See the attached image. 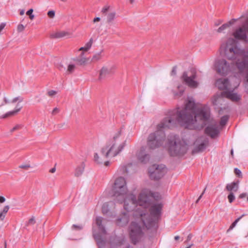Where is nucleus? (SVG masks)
<instances>
[{"instance_id": "57", "label": "nucleus", "mask_w": 248, "mask_h": 248, "mask_svg": "<svg viewBox=\"0 0 248 248\" xmlns=\"http://www.w3.org/2000/svg\"><path fill=\"white\" fill-rule=\"evenodd\" d=\"M55 171H56L55 167H53L49 170V172L51 173H54L55 172Z\"/></svg>"}, {"instance_id": "16", "label": "nucleus", "mask_w": 248, "mask_h": 248, "mask_svg": "<svg viewBox=\"0 0 248 248\" xmlns=\"http://www.w3.org/2000/svg\"><path fill=\"white\" fill-rule=\"evenodd\" d=\"M145 150L146 147L143 146L140 148L137 155L138 160L143 163H147L150 159V155L146 153Z\"/></svg>"}, {"instance_id": "52", "label": "nucleus", "mask_w": 248, "mask_h": 248, "mask_svg": "<svg viewBox=\"0 0 248 248\" xmlns=\"http://www.w3.org/2000/svg\"><path fill=\"white\" fill-rule=\"evenodd\" d=\"M3 100L4 102V104H7L11 103V101L10 102L6 97H4Z\"/></svg>"}, {"instance_id": "8", "label": "nucleus", "mask_w": 248, "mask_h": 248, "mask_svg": "<svg viewBox=\"0 0 248 248\" xmlns=\"http://www.w3.org/2000/svg\"><path fill=\"white\" fill-rule=\"evenodd\" d=\"M103 218L98 217L96 218V224L98 227L100 232L97 234H93L94 239L99 248H104L106 244V240L104 238V235L107 234L106 231L104 226L102 225Z\"/></svg>"}, {"instance_id": "6", "label": "nucleus", "mask_w": 248, "mask_h": 248, "mask_svg": "<svg viewBox=\"0 0 248 248\" xmlns=\"http://www.w3.org/2000/svg\"><path fill=\"white\" fill-rule=\"evenodd\" d=\"M168 147L171 156L183 155L186 151V146L181 142L178 136H171L168 139Z\"/></svg>"}, {"instance_id": "55", "label": "nucleus", "mask_w": 248, "mask_h": 248, "mask_svg": "<svg viewBox=\"0 0 248 248\" xmlns=\"http://www.w3.org/2000/svg\"><path fill=\"white\" fill-rule=\"evenodd\" d=\"M5 200V198L4 197L0 196V203H3Z\"/></svg>"}, {"instance_id": "56", "label": "nucleus", "mask_w": 248, "mask_h": 248, "mask_svg": "<svg viewBox=\"0 0 248 248\" xmlns=\"http://www.w3.org/2000/svg\"><path fill=\"white\" fill-rule=\"evenodd\" d=\"M107 158H105L104 159L103 162L102 163H101V164H103V163H104V164H105V166H108V165H109V161H105V159H107Z\"/></svg>"}, {"instance_id": "26", "label": "nucleus", "mask_w": 248, "mask_h": 248, "mask_svg": "<svg viewBox=\"0 0 248 248\" xmlns=\"http://www.w3.org/2000/svg\"><path fill=\"white\" fill-rule=\"evenodd\" d=\"M177 88H178V89L179 90L178 92H176L175 91H173V95L175 98H179L180 97H181L183 95V94L184 92V89L183 88V87L181 85L178 86Z\"/></svg>"}, {"instance_id": "32", "label": "nucleus", "mask_w": 248, "mask_h": 248, "mask_svg": "<svg viewBox=\"0 0 248 248\" xmlns=\"http://www.w3.org/2000/svg\"><path fill=\"white\" fill-rule=\"evenodd\" d=\"M93 43V39L91 38L90 39V41L88 42H87V43H86L84 46L86 48V50H88L91 47Z\"/></svg>"}, {"instance_id": "63", "label": "nucleus", "mask_w": 248, "mask_h": 248, "mask_svg": "<svg viewBox=\"0 0 248 248\" xmlns=\"http://www.w3.org/2000/svg\"><path fill=\"white\" fill-rule=\"evenodd\" d=\"M24 14V10H22L20 12V15H23Z\"/></svg>"}, {"instance_id": "28", "label": "nucleus", "mask_w": 248, "mask_h": 248, "mask_svg": "<svg viewBox=\"0 0 248 248\" xmlns=\"http://www.w3.org/2000/svg\"><path fill=\"white\" fill-rule=\"evenodd\" d=\"M110 204H113V202H106L103 204L102 210L103 214H107L109 211V206Z\"/></svg>"}, {"instance_id": "51", "label": "nucleus", "mask_w": 248, "mask_h": 248, "mask_svg": "<svg viewBox=\"0 0 248 248\" xmlns=\"http://www.w3.org/2000/svg\"><path fill=\"white\" fill-rule=\"evenodd\" d=\"M205 190H206V188H204L203 191L202 192V194L199 196V197L198 198V200H197L196 201V202H198L199 200L202 198V195L204 194L205 191Z\"/></svg>"}, {"instance_id": "20", "label": "nucleus", "mask_w": 248, "mask_h": 248, "mask_svg": "<svg viewBox=\"0 0 248 248\" xmlns=\"http://www.w3.org/2000/svg\"><path fill=\"white\" fill-rule=\"evenodd\" d=\"M83 53H81L80 57L76 58L73 59V60L77 62L78 64L79 65H84L86 64L89 60L88 59L83 56Z\"/></svg>"}, {"instance_id": "5", "label": "nucleus", "mask_w": 248, "mask_h": 248, "mask_svg": "<svg viewBox=\"0 0 248 248\" xmlns=\"http://www.w3.org/2000/svg\"><path fill=\"white\" fill-rule=\"evenodd\" d=\"M224 55L229 60L237 59L243 54V50L238 46L236 41L232 38L228 39L220 46Z\"/></svg>"}, {"instance_id": "61", "label": "nucleus", "mask_w": 248, "mask_h": 248, "mask_svg": "<svg viewBox=\"0 0 248 248\" xmlns=\"http://www.w3.org/2000/svg\"><path fill=\"white\" fill-rule=\"evenodd\" d=\"M29 17L31 20H32L34 18V15L32 14L31 15H30Z\"/></svg>"}, {"instance_id": "48", "label": "nucleus", "mask_w": 248, "mask_h": 248, "mask_svg": "<svg viewBox=\"0 0 248 248\" xmlns=\"http://www.w3.org/2000/svg\"><path fill=\"white\" fill-rule=\"evenodd\" d=\"M222 22V21L221 20H217L215 22L214 25L215 26H218L220 25Z\"/></svg>"}, {"instance_id": "24", "label": "nucleus", "mask_w": 248, "mask_h": 248, "mask_svg": "<svg viewBox=\"0 0 248 248\" xmlns=\"http://www.w3.org/2000/svg\"><path fill=\"white\" fill-rule=\"evenodd\" d=\"M103 50H101L100 51L95 53L92 59V61L93 62H96L101 60L103 57Z\"/></svg>"}, {"instance_id": "33", "label": "nucleus", "mask_w": 248, "mask_h": 248, "mask_svg": "<svg viewBox=\"0 0 248 248\" xmlns=\"http://www.w3.org/2000/svg\"><path fill=\"white\" fill-rule=\"evenodd\" d=\"M9 209V206L8 205L5 206L1 213H2L3 217L1 220H3L5 217V214H6Z\"/></svg>"}, {"instance_id": "30", "label": "nucleus", "mask_w": 248, "mask_h": 248, "mask_svg": "<svg viewBox=\"0 0 248 248\" xmlns=\"http://www.w3.org/2000/svg\"><path fill=\"white\" fill-rule=\"evenodd\" d=\"M115 12H111L107 15V22L108 23L111 22L113 21L115 17Z\"/></svg>"}, {"instance_id": "3", "label": "nucleus", "mask_w": 248, "mask_h": 248, "mask_svg": "<svg viewBox=\"0 0 248 248\" xmlns=\"http://www.w3.org/2000/svg\"><path fill=\"white\" fill-rule=\"evenodd\" d=\"M126 145V140L122 127L118 129L113 135L108 145L101 149V155L95 153L94 159L97 163H102L105 158L113 157L118 155Z\"/></svg>"}, {"instance_id": "58", "label": "nucleus", "mask_w": 248, "mask_h": 248, "mask_svg": "<svg viewBox=\"0 0 248 248\" xmlns=\"http://www.w3.org/2000/svg\"><path fill=\"white\" fill-rule=\"evenodd\" d=\"M100 20V18L99 17H97L94 18L93 22H95L96 21H99Z\"/></svg>"}, {"instance_id": "47", "label": "nucleus", "mask_w": 248, "mask_h": 248, "mask_svg": "<svg viewBox=\"0 0 248 248\" xmlns=\"http://www.w3.org/2000/svg\"><path fill=\"white\" fill-rule=\"evenodd\" d=\"M192 237V234L191 233L189 234L188 235L186 240L185 243H187L188 241H189L191 239Z\"/></svg>"}, {"instance_id": "46", "label": "nucleus", "mask_w": 248, "mask_h": 248, "mask_svg": "<svg viewBox=\"0 0 248 248\" xmlns=\"http://www.w3.org/2000/svg\"><path fill=\"white\" fill-rule=\"evenodd\" d=\"M108 9H109V7H104L102 9V11H101V12L103 14H105L108 10Z\"/></svg>"}, {"instance_id": "2", "label": "nucleus", "mask_w": 248, "mask_h": 248, "mask_svg": "<svg viewBox=\"0 0 248 248\" xmlns=\"http://www.w3.org/2000/svg\"><path fill=\"white\" fill-rule=\"evenodd\" d=\"M162 207L161 203L153 204L150 208V215L146 211L140 209L134 213L135 221H132L129 227L130 236L134 244H136L142 235V229H156Z\"/></svg>"}, {"instance_id": "10", "label": "nucleus", "mask_w": 248, "mask_h": 248, "mask_svg": "<svg viewBox=\"0 0 248 248\" xmlns=\"http://www.w3.org/2000/svg\"><path fill=\"white\" fill-rule=\"evenodd\" d=\"M115 68L114 66H104L99 71L98 80L102 82L111 77L115 72Z\"/></svg>"}, {"instance_id": "36", "label": "nucleus", "mask_w": 248, "mask_h": 248, "mask_svg": "<svg viewBox=\"0 0 248 248\" xmlns=\"http://www.w3.org/2000/svg\"><path fill=\"white\" fill-rule=\"evenodd\" d=\"M22 127V126L21 124H16L15 126L11 129L10 131L11 132H13L16 130L20 129Z\"/></svg>"}, {"instance_id": "54", "label": "nucleus", "mask_w": 248, "mask_h": 248, "mask_svg": "<svg viewBox=\"0 0 248 248\" xmlns=\"http://www.w3.org/2000/svg\"><path fill=\"white\" fill-rule=\"evenodd\" d=\"M20 168L22 169H27L30 167V166L29 165H21L19 166Z\"/></svg>"}, {"instance_id": "39", "label": "nucleus", "mask_w": 248, "mask_h": 248, "mask_svg": "<svg viewBox=\"0 0 248 248\" xmlns=\"http://www.w3.org/2000/svg\"><path fill=\"white\" fill-rule=\"evenodd\" d=\"M25 29V27L22 24H19L17 28L18 32H22Z\"/></svg>"}, {"instance_id": "12", "label": "nucleus", "mask_w": 248, "mask_h": 248, "mask_svg": "<svg viewBox=\"0 0 248 248\" xmlns=\"http://www.w3.org/2000/svg\"><path fill=\"white\" fill-rule=\"evenodd\" d=\"M196 78V75L195 73L188 77L187 72H184L181 77V79L188 87L195 88H197L199 85V83L194 80Z\"/></svg>"}, {"instance_id": "41", "label": "nucleus", "mask_w": 248, "mask_h": 248, "mask_svg": "<svg viewBox=\"0 0 248 248\" xmlns=\"http://www.w3.org/2000/svg\"><path fill=\"white\" fill-rule=\"evenodd\" d=\"M234 172L236 175H238V177H242V173L239 169L238 168H235L234 169Z\"/></svg>"}, {"instance_id": "53", "label": "nucleus", "mask_w": 248, "mask_h": 248, "mask_svg": "<svg viewBox=\"0 0 248 248\" xmlns=\"http://www.w3.org/2000/svg\"><path fill=\"white\" fill-rule=\"evenodd\" d=\"M247 194L246 193H243L239 195V198L240 199H243L245 198Z\"/></svg>"}, {"instance_id": "64", "label": "nucleus", "mask_w": 248, "mask_h": 248, "mask_svg": "<svg viewBox=\"0 0 248 248\" xmlns=\"http://www.w3.org/2000/svg\"><path fill=\"white\" fill-rule=\"evenodd\" d=\"M231 154L232 157H233V149L231 150Z\"/></svg>"}, {"instance_id": "27", "label": "nucleus", "mask_w": 248, "mask_h": 248, "mask_svg": "<svg viewBox=\"0 0 248 248\" xmlns=\"http://www.w3.org/2000/svg\"><path fill=\"white\" fill-rule=\"evenodd\" d=\"M67 34V33L65 31H61L53 33L51 36L53 38H59L65 36Z\"/></svg>"}, {"instance_id": "14", "label": "nucleus", "mask_w": 248, "mask_h": 248, "mask_svg": "<svg viewBox=\"0 0 248 248\" xmlns=\"http://www.w3.org/2000/svg\"><path fill=\"white\" fill-rule=\"evenodd\" d=\"M125 212L122 213L116 219V223L119 226H126L129 221V212L131 210L128 211L125 210Z\"/></svg>"}, {"instance_id": "44", "label": "nucleus", "mask_w": 248, "mask_h": 248, "mask_svg": "<svg viewBox=\"0 0 248 248\" xmlns=\"http://www.w3.org/2000/svg\"><path fill=\"white\" fill-rule=\"evenodd\" d=\"M176 75V66H174L171 72V76H175Z\"/></svg>"}, {"instance_id": "59", "label": "nucleus", "mask_w": 248, "mask_h": 248, "mask_svg": "<svg viewBox=\"0 0 248 248\" xmlns=\"http://www.w3.org/2000/svg\"><path fill=\"white\" fill-rule=\"evenodd\" d=\"M79 50H84V51H88L87 50H86V48L85 47V46H83V47H80L79 49Z\"/></svg>"}, {"instance_id": "43", "label": "nucleus", "mask_w": 248, "mask_h": 248, "mask_svg": "<svg viewBox=\"0 0 248 248\" xmlns=\"http://www.w3.org/2000/svg\"><path fill=\"white\" fill-rule=\"evenodd\" d=\"M48 16L50 18H53L55 16V12L53 10L49 11L47 13Z\"/></svg>"}, {"instance_id": "9", "label": "nucleus", "mask_w": 248, "mask_h": 248, "mask_svg": "<svg viewBox=\"0 0 248 248\" xmlns=\"http://www.w3.org/2000/svg\"><path fill=\"white\" fill-rule=\"evenodd\" d=\"M167 172V168L163 164H154L149 169V174L151 179H161Z\"/></svg>"}, {"instance_id": "42", "label": "nucleus", "mask_w": 248, "mask_h": 248, "mask_svg": "<svg viewBox=\"0 0 248 248\" xmlns=\"http://www.w3.org/2000/svg\"><path fill=\"white\" fill-rule=\"evenodd\" d=\"M35 223V220L34 217H32L31 218L28 223V225H34Z\"/></svg>"}, {"instance_id": "4", "label": "nucleus", "mask_w": 248, "mask_h": 248, "mask_svg": "<svg viewBox=\"0 0 248 248\" xmlns=\"http://www.w3.org/2000/svg\"><path fill=\"white\" fill-rule=\"evenodd\" d=\"M113 196L117 202L124 203V209H130L136 202V196L128 193L125 179L122 177L117 178L112 186Z\"/></svg>"}, {"instance_id": "25", "label": "nucleus", "mask_w": 248, "mask_h": 248, "mask_svg": "<svg viewBox=\"0 0 248 248\" xmlns=\"http://www.w3.org/2000/svg\"><path fill=\"white\" fill-rule=\"evenodd\" d=\"M233 22L234 21H230L228 23L223 24L219 28H218V29L217 30V32L218 33L222 32L225 30L232 25Z\"/></svg>"}, {"instance_id": "38", "label": "nucleus", "mask_w": 248, "mask_h": 248, "mask_svg": "<svg viewBox=\"0 0 248 248\" xmlns=\"http://www.w3.org/2000/svg\"><path fill=\"white\" fill-rule=\"evenodd\" d=\"M57 92L54 90H50L48 91L47 94L50 96L53 97L57 94Z\"/></svg>"}, {"instance_id": "19", "label": "nucleus", "mask_w": 248, "mask_h": 248, "mask_svg": "<svg viewBox=\"0 0 248 248\" xmlns=\"http://www.w3.org/2000/svg\"><path fill=\"white\" fill-rule=\"evenodd\" d=\"M239 188V182H233L227 185L226 188L229 191L236 192Z\"/></svg>"}, {"instance_id": "45", "label": "nucleus", "mask_w": 248, "mask_h": 248, "mask_svg": "<svg viewBox=\"0 0 248 248\" xmlns=\"http://www.w3.org/2000/svg\"><path fill=\"white\" fill-rule=\"evenodd\" d=\"M59 109L58 108H55L52 111V115H56V114H57L58 113H59Z\"/></svg>"}, {"instance_id": "11", "label": "nucleus", "mask_w": 248, "mask_h": 248, "mask_svg": "<svg viewBox=\"0 0 248 248\" xmlns=\"http://www.w3.org/2000/svg\"><path fill=\"white\" fill-rule=\"evenodd\" d=\"M195 143L197 145L192 151L193 154L203 152L208 145L209 140L206 137L201 136L196 140Z\"/></svg>"}, {"instance_id": "7", "label": "nucleus", "mask_w": 248, "mask_h": 248, "mask_svg": "<svg viewBox=\"0 0 248 248\" xmlns=\"http://www.w3.org/2000/svg\"><path fill=\"white\" fill-rule=\"evenodd\" d=\"M155 193L152 192L148 189L143 190L139 195L138 200L136 199V202L133 206L129 209H124L125 210H133L134 207L139 204L140 206L145 207H148L150 205V201L151 198H155Z\"/></svg>"}, {"instance_id": "23", "label": "nucleus", "mask_w": 248, "mask_h": 248, "mask_svg": "<svg viewBox=\"0 0 248 248\" xmlns=\"http://www.w3.org/2000/svg\"><path fill=\"white\" fill-rule=\"evenodd\" d=\"M76 69V64L72 62H69L67 64L65 74L69 75L72 74Z\"/></svg>"}, {"instance_id": "13", "label": "nucleus", "mask_w": 248, "mask_h": 248, "mask_svg": "<svg viewBox=\"0 0 248 248\" xmlns=\"http://www.w3.org/2000/svg\"><path fill=\"white\" fill-rule=\"evenodd\" d=\"M205 133L211 138H215L218 136L219 130L217 123L214 122L208 125L205 129Z\"/></svg>"}, {"instance_id": "62", "label": "nucleus", "mask_w": 248, "mask_h": 248, "mask_svg": "<svg viewBox=\"0 0 248 248\" xmlns=\"http://www.w3.org/2000/svg\"><path fill=\"white\" fill-rule=\"evenodd\" d=\"M213 104L214 105H217V100L215 98L213 100Z\"/></svg>"}, {"instance_id": "35", "label": "nucleus", "mask_w": 248, "mask_h": 248, "mask_svg": "<svg viewBox=\"0 0 248 248\" xmlns=\"http://www.w3.org/2000/svg\"><path fill=\"white\" fill-rule=\"evenodd\" d=\"M57 68L61 71H65L66 72L65 67L63 64H62L61 63H59L57 65Z\"/></svg>"}, {"instance_id": "34", "label": "nucleus", "mask_w": 248, "mask_h": 248, "mask_svg": "<svg viewBox=\"0 0 248 248\" xmlns=\"http://www.w3.org/2000/svg\"><path fill=\"white\" fill-rule=\"evenodd\" d=\"M229 201L230 203H232L235 199V196L233 193L231 192L228 196Z\"/></svg>"}, {"instance_id": "49", "label": "nucleus", "mask_w": 248, "mask_h": 248, "mask_svg": "<svg viewBox=\"0 0 248 248\" xmlns=\"http://www.w3.org/2000/svg\"><path fill=\"white\" fill-rule=\"evenodd\" d=\"M6 24L4 23H1L0 24V34L1 33V31L3 30V29L4 28Z\"/></svg>"}, {"instance_id": "1", "label": "nucleus", "mask_w": 248, "mask_h": 248, "mask_svg": "<svg viewBox=\"0 0 248 248\" xmlns=\"http://www.w3.org/2000/svg\"><path fill=\"white\" fill-rule=\"evenodd\" d=\"M210 121V109L207 106L196 108L193 98H188L184 108L175 109L169 112L157 126V130L151 133L147 139V145L150 149L161 146L165 141V134L163 129L171 128L177 123L186 128L196 129L203 128Z\"/></svg>"}, {"instance_id": "31", "label": "nucleus", "mask_w": 248, "mask_h": 248, "mask_svg": "<svg viewBox=\"0 0 248 248\" xmlns=\"http://www.w3.org/2000/svg\"><path fill=\"white\" fill-rule=\"evenodd\" d=\"M229 119V116L228 115H224L221 118L220 121V125L222 126L225 125Z\"/></svg>"}, {"instance_id": "18", "label": "nucleus", "mask_w": 248, "mask_h": 248, "mask_svg": "<svg viewBox=\"0 0 248 248\" xmlns=\"http://www.w3.org/2000/svg\"><path fill=\"white\" fill-rule=\"evenodd\" d=\"M222 95L232 101H238L241 99V96L236 93H234L232 91L224 92L222 93Z\"/></svg>"}, {"instance_id": "21", "label": "nucleus", "mask_w": 248, "mask_h": 248, "mask_svg": "<svg viewBox=\"0 0 248 248\" xmlns=\"http://www.w3.org/2000/svg\"><path fill=\"white\" fill-rule=\"evenodd\" d=\"M21 108H22V107H21V106L18 107V105H17L15 110L7 112L6 113L2 115L0 117V118H2V119H4L7 117L14 115L16 113H17L18 111H19L21 109Z\"/></svg>"}, {"instance_id": "37", "label": "nucleus", "mask_w": 248, "mask_h": 248, "mask_svg": "<svg viewBox=\"0 0 248 248\" xmlns=\"http://www.w3.org/2000/svg\"><path fill=\"white\" fill-rule=\"evenodd\" d=\"M17 101H19V102H21L23 101V98L20 97H16L11 101V103H15Z\"/></svg>"}, {"instance_id": "50", "label": "nucleus", "mask_w": 248, "mask_h": 248, "mask_svg": "<svg viewBox=\"0 0 248 248\" xmlns=\"http://www.w3.org/2000/svg\"><path fill=\"white\" fill-rule=\"evenodd\" d=\"M33 10L32 9H30V10H29L27 12H26V14L28 15V16H30V15H31L32 14V12H33Z\"/></svg>"}, {"instance_id": "60", "label": "nucleus", "mask_w": 248, "mask_h": 248, "mask_svg": "<svg viewBox=\"0 0 248 248\" xmlns=\"http://www.w3.org/2000/svg\"><path fill=\"white\" fill-rule=\"evenodd\" d=\"M123 171L124 172H128V170H127L126 168L125 167H124L123 168Z\"/></svg>"}, {"instance_id": "29", "label": "nucleus", "mask_w": 248, "mask_h": 248, "mask_svg": "<svg viewBox=\"0 0 248 248\" xmlns=\"http://www.w3.org/2000/svg\"><path fill=\"white\" fill-rule=\"evenodd\" d=\"M245 216V214L242 215L239 217L237 218L235 220L231 225L229 228L227 230V232H229L232 230L233 228L235 227L237 223L238 222V221L243 217Z\"/></svg>"}, {"instance_id": "17", "label": "nucleus", "mask_w": 248, "mask_h": 248, "mask_svg": "<svg viewBox=\"0 0 248 248\" xmlns=\"http://www.w3.org/2000/svg\"><path fill=\"white\" fill-rule=\"evenodd\" d=\"M229 85V82L227 78H219L216 82V86L221 90H228Z\"/></svg>"}, {"instance_id": "40", "label": "nucleus", "mask_w": 248, "mask_h": 248, "mask_svg": "<svg viewBox=\"0 0 248 248\" xmlns=\"http://www.w3.org/2000/svg\"><path fill=\"white\" fill-rule=\"evenodd\" d=\"M72 228L73 230H80L83 228V227L81 225H77L74 224L72 225Z\"/></svg>"}, {"instance_id": "22", "label": "nucleus", "mask_w": 248, "mask_h": 248, "mask_svg": "<svg viewBox=\"0 0 248 248\" xmlns=\"http://www.w3.org/2000/svg\"><path fill=\"white\" fill-rule=\"evenodd\" d=\"M85 167V164L83 162H82L76 168L75 170V175L77 177L81 176L84 170Z\"/></svg>"}, {"instance_id": "15", "label": "nucleus", "mask_w": 248, "mask_h": 248, "mask_svg": "<svg viewBox=\"0 0 248 248\" xmlns=\"http://www.w3.org/2000/svg\"><path fill=\"white\" fill-rule=\"evenodd\" d=\"M232 35L237 40L246 41L248 39L246 30L242 27L237 29Z\"/></svg>"}]
</instances>
